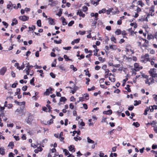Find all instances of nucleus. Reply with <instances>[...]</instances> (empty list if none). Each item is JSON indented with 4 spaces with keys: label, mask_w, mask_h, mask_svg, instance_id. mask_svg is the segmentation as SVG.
Segmentation results:
<instances>
[{
    "label": "nucleus",
    "mask_w": 157,
    "mask_h": 157,
    "mask_svg": "<svg viewBox=\"0 0 157 157\" xmlns=\"http://www.w3.org/2000/svg\"><path fill=\"white\" fill-rule=\"evenodd\" d=\"M144 78H146L145 82L146 84L150 85L151 84L154 83V80L152 77L149 78V76L147 75H142Z\"/></svg>",
    "instance_id": "1"
},
{
    "label": "nucleus",
    "mask_w": 157,
    "mask_h": 157,
    "mask_svg": "<svg viewBox=\"0 0 157 157\" xmlns=\"http://www.w3.org/2000/svg\"><path fill=\"white\" fill-rule=\"evenodd\" d=\"M149 56L148 53H146L141 56L140 62L142 63H146L148 61H150L151 58L149 57Z\"/></svg>",
    "instance_id": "2"
},
{
    "label": "nucleus",
    "mask_w": 157,
    "mask_h": 157,
    "mask_svg": "<svg viewBox=\"0 0 157 157\" xmlns=\"http://www.w3.org/2000/svg\"><path fill=\"white\" fill-rule=\"evenodd\" d=\"M33 120V116L30 113L29 114L27 118L26 119L27 123L29 124H31Z\"/></svg>",
    "instance_id": "3"
},
{
    "label": "nucleus",
    "mask_w": 157,
    "mask_h": 157,
    "mask_svg": "<svg viewBox=\"0 0 157 157\" xmlns=\"http://www.w3.org/2000/svg\"><path fill=\"white\" fill-rule=\"evenodd\" d=\"M134 70L135 71H139L140 70L142 69L143 67L140 66L139 64L137 63H135L134 65Z\"/></svg>",
    "instance_id": "4"
},
{
    "label": "nucleus",
    "mask_w": 157,
    "mask_h": 157,
    "mask_svg": "<svg viewBox=\"0 0 157 157\" xmlns=\"http://www.w3.org/2000/svg\"><path fill=\"white\" fill-rule=\"evenodd\" d=\"M19 19L23 21H28L29 19V17L25 15L21 16L19 17Z\"/></svg>",
    "instance_id": "5"
},
{
    "label": "nucleus",
    "mask_w": 157,
    "mask_h": 157,
    "mask_svg": "<svg viewBox=\"0 0 157 157\" xmlns=\"http://www.w3.org/2000/svg\"><path fill=\"white\" fill-rule=\"evenodd\" d=\"M7 71V68L6 67H3L0 70V74L4 75Z\"/></svg>",
    "instance_id": "6"
},
{
    "label": "nucleus",
    "mask_w": 157,
    "mask_h": 157,
    "mask_svg": "<svg viewBox=\"0 0 157 157\" xmlns=\"http://www.w3.org/2000/svg\"><path fill=\"white\" fill-rule=\"evenodd\" d=\"M154 6L152 5L151 7L150 8L149 10V14L151 16H153L154 15V14H153V13L154 12Z\"/></svg>",
    "instance_id": "7"
},
{
    "label": "nucleus",
    "mask_w": 157,
    "mask_h": 157,
    "mask_svg": "<svg viewBox=\"0 0 157 157\" xmlns=\"http://www.w3.org/2000/svg\"><path fill=\"white\" fill-rule=\"evenodd\" d=\"M142 40L144 41V42L142 44V46L147 48L148 46L149 41L146 39H142Z\"/></svg>",
    "instance_id": "8"
},
{
    "label": "nucleus",
    "mask_w": 157,
    "mask_h": 157,
    "mask_svg": "<svg viewBox=\"0 0 157 157\" xmlns=\"http://www.w3.org/2000/svg\"><path fill=\"white\" fill-rule=\"evenodd\" d=\"M76 14L80 17H84L85 16V14L83 13L80 10H78V12L76 13Z\"/></svg>",
    "instance_id": "9"
},
{
    "label": "nucleus",
    "mask_w": 157,
    "mask_h": 157,
    "mask_svg": "<svg viewBox=\"0 0 157 157\" xmlns=\"http://www.w3.org/2000/svg\"><path fill=\"white\" fill-rule=\"evenodd\" d=\"M68 149L69 151L74 152L75 151V150L74 146L73 145H71L68 147Z\"/></svg>",
    "instance_id": "10"
},
{
    "label": "nucleus",
    "mask_w": 157,
    "mask_h": 157,
    "mask_svg": "<svg viewBox=\"0 0 157 157\" xmlns=\"http://www.w3.org/2000/svg\"><path fill=\"white\" fill-rule=\"evenodd\" d=\"M52 89L51 87H50L48 89H47L46 90V91L44 93V94L47 95H49L50 91L52 90Z\"/></svg>",
    "instance_id": "11"
},
{
    "label": "nucleus",
    "mask_w": 157,
    "mask_h": 157,
    "mask_svg": "<svg viewBox=\"0 0 157 157\" xmlns=\"http://www.w3.org/2000/svg\"><path fill=\"white\" fill-rule=\"evenodd\" d=\"M5 149L4 147H2L0 148V154L2 155H4L5 154Z\"/></svg>",
    "instance_id": "12"
},
{
    "label": "nucleus",
    "mask_w": 157,
    "mask_h": 157,
    "mask_svg": "<svg viewBox=\"0 0 157 157\" xmlns=\"http://www.w3.org/2000/svg\"><path fill=\"white\" fill-rule=\"evenodd\" d=\"M80 40V39L79 38H78L76 39H75V40H74L73 41H72V42L71 43V44L72 45H74L75 44V43L77 44L79 42Z\"/></svg>",
    "instance_id": "13"
},
{
    "label": "nucleus",
    "mask_w": 157,
    "mask_h": 157,
    "mask_svg": "<svg viewBox=\"0 0 157 157\" xmlns=\"http://www.w3.org/2000/svg\"><path fill=\"white\" fill-rule=\"evenodd\" d=\"M112 111L111 109H109L107 111H104L103 112V113L104 114L109 115H110L112 114Z\"/></svg>",
    "instance_id": "14"
},
{
    "label": "nucleus",
    "mask_w": 157,
    "mask_h": 157,
    "mask_svg": "<svg viewBox=\"0 0 157 157\" xmlns=\"http://www.w3.org/2000/svg\"><path fill=\"white\" fill-rule=\"evenodd\" d=\"M48 19L49 20L48 22L49 24L51 25H54L55 24L53 19H52V18H48Z\"/></svg>",
    "instance_id": "15"
},
{
    "label": "nucleus",
    "mask_w": 157,
    "mask_h": 157,
    "mask_svg": "<svg viewBox=\"0 0 157 157\" xmlns=\"http://www.w3.org/2000/svg\"><path fill=\"white\" fill-rule=\"evenodd\" d=\"M14 102L17 104V105H25V102L23 101L22 102H19L17 101V100H15Z\"/></svg>",
    "instance_id": "16"
},
{
    "label": "nucleus",
    "mask_w": 157,
    "mask_h": 157,
    "mask_svg": "<svg viewBox=\"0 0 157 157\" xmlns=\"http://www.w3.org/2000/svg\"><path fill=\"white\" fill-rule=\"evenodd\" d=\"M18 23L17 20L16 18L13 19L12 20V22L11 23V25L13 26L14 25H16Z\"/></svg>",
    "instance_id": "17"
},
{
    "label": "nucleus",
    "mask_w": 157,
    "mask_h": 157,
    "mask_svg": "<svg viewBox=\"0 0 157 157\" xmlns=\"http://www.w3.org/2000/svg\"><path fill=\"white\" fill-rule=\"evenodd\" d=\"M122 31L119 29H117L115 32V34L117 35H119L121 34Z\"/></svg>",
    "instance_id": "18"
},
{
    "label": "nucleus",
    "mask_w": 157,
    "mask_h": 157,
    "mask_svg": "<svg viewBox=\"0 0 157 157\" xmlns=\"http://www.w3.org/2000/svg\"><path fill=\"white\" fill-rule=\"evenodd\" d=\"M14 5H13L11 1H9V3L7 4V8L8 9H10V8L12 7V6H13Z\"/></svg>",
    "instance_id": "19"
},
{
    "label": "nucleus",
    "mask_w": 157,
    "mask_h": 157,
    "mask_svg": "<svg viewBox=\"0 0 157 157\" xmlns=\"http://www.w3.org/2000/svg\"><path fill=\"white\" fill-rule=\"evenodd\" d=\"M150 75L152 77V78H157V73H152V72H151L149 73Z\"/></svg>",
    "instance_id": "20"
},
{
    "label": "nucleus",
    "mask_w": 157,
    "mask_h": 157,
    "mask_svg": "<svg viewBox=\"0 0 157 157\" xmlns=\"http://www.w3.org/2000/svg\"><path fill=\"white\" fill-rule=\"evenodd\" d=\"M80 131L79 130H78V131H74L73 132L72 136H74L75 133H77L78 135H79L80 134Z\"/></svg>",
    "instance_id": "21"
},
{
    "label": "nucleus",
    "mask_w": 157,
    "mask_h": 157,
    "mask_svg": "<svg viewBox=\"0 0 157 157\" xmlns=\"http://www.w3.org/2000/svg\"><path fill=\"white\" fill-rule=\"evenodd\" d=\"M123 35V38H127V37L125 36L127 35V33L126 32V31L124 30L122 32L121 34Z\"/></svg>",
    "instance_id": "22"
},
{
    "label": "nucleus",
    "mask_w": 157,
    "mask_h": 157,
    "mask_svg": "<svg viewBox=\"0 0 157 157\" xmlns=\"http://www.w3.org/2000/svg\"><path fill=\"white\" fill-rule=\"evenodd\" d=\"M154 35H152L151 34L148 35L147 36V39L148 40L154 39Z\"/></svg>",
    "instance_id": "23"
},
{
    "label": "nucleus",
    "mask_w": 157,
    "mask_h": 157,
    "mask_svg": "<svg viewBox=\"0 0 157 157\" xmlns=\"http://www.w3.org/2000/svg\"><path fill=\"white\" fill-rule=\"evenodd\" d=\"M61 18L63 19L62 23L63 25H66L67 24V22L66 21V19L64 18L63 17H62Z\"/></svg>",
    "instance_id": "24"
},
{
    "label": "nucleus",
    "mask_w": 157,
    "mask_h": 157,
    "mask_svg": "<svg viewBox=\"0 0 157 157\" xmlns=\"http://www.w3.org/2000/svg\"><path fill=\"white\" fill-rule=\"evenodd\" d=\"M130 87V86L128 84L126 85V87L125 88L126 90H127V91L128 92H130L131 91Z\"/></svg>",
    "instance_id": "25"
},
{
    "label": "nucleus",
    "mask_w": 157,
    "mask_h": 157,
    "mask_svg": "<svg viewBox=\"0 0 157 157\" xmlns=\"http://www.w3.org/2000/svg\"><path fill=\"white\" fill-rule=\"evenodd\" d=\"M134 102L135 103L134 104V106H137L141 103V101L140 100L138 101L136 100L134 101Z\"/></svg>",
    "instance_id": "26"
},
{
    "label": "nucleus",
    "mask_w": 157,
    "mask_h": 157,
    "mask_svg": "<svg viewBox=\"0 0 157 157\" xmlns=\"http://www.w3.org/2000/svg\"><path fill=\"white\" fill-rule=\"evenodd\" d=\"M36 29L35 26L34 25H33L32 26V27H29V31H31L32 30L34 31Z\"/></svg>",
    "instance_id": "27"
},
{
    "label": "nucleus",
    "mask_w": 157,
    "mask_h": 157,
    "mask_svg": "<svg viewBox=\"0 0 157 157\" xmlns=\"http://www.w3.org/2000/svg\"><path fill=\"white\" fill-rule=\"evenodd\" d=\"M96 21V20L93 21L92 23V26L94 28L96 27V25L97 23Z\"/></svg>",
    "instance_id": "28"
},
{
    "label": "nucleus",
    "mask_w": 157,
    "mask_h": 157,
    "mask_svg": "<svg viewBox=\"0 0 157 157\" xmlns=\"http://www.w3.org/2000/svg\"><path fill=\"white\" fill-rule=\"evenodd\" d=\"M87 140L88 142L89 143L91 144H94V141L90 139L89 137H87Z\"/></svg>",
    "instance_id": "29"
},
{
    "label": "nucleus",
    "mask_w": 157,
    "mask_h": 157,
    "mask_svg": "<svg viewBox=\"0 0 157 157\" xmlns=\"http://www.w3.org/2000/svg\"><path fill=\"white\" fill-rule=\"evenodd\" d=\"M138 5L140 6L141 7H143L144 5V4L142 2L141 0H139L138 2Z\"/></svg>",
    "instance_id": "30"
},
{
    "label": "nucleus",
    "mask_w": 157,
    "mask_h": 157,
    "mask_svg": "<svg viewBox=\"0 0 157 157\" xmlns=\"http://www.w3.org/2000/svg\"><path fill=\"white\" fill-rule=\"evenodd\" d=\"M132 125L136 127H138L140 126V124L137 122H134L133 124Z\"/></svg>",
    "instance_id": "31"
},
{
    "label": "nucleus",
    "mask_w": 157,
    "mask_h": 157,
    "mask_svg": "<svg viewBox=\"0 0 157 157\" xmlns=\"http://www.w3.org/2000/svg\"><path fill=\"white\" fill-rule=\"evenodd\" d=\"M106 11V9L105 8H104L102 9L101 10H100L98 11V13L99 14H101V13H105Z\"/></svg>",
    "instance_id": "32"
},
{
    "label": "nucleus",
    "mask_w": 157,
    "mask_h": 157,
    "mask_svg": "<svg viewBox=\"0 0 157 157\" xmlns=\"http://www.w3.org/2000/svg\"><path fill=\"white\" fill-rule=\"evenodd\" d=\"M128 30L129 31V32L130 33V35L131 36L134 35V31L132 30V28L128 29Z\"/></svg>",
    "instance_id": "33"
},
{
    "label": "nucleus",
    "mask_w": 157,
    "mask_h": 157,
    "mask_svg": "<svg viewBox=\"0 0 157 157\" xmlns=\"http://www.w3.org/2000/svg\"><path fill=\"white\" fill-rule=\"evenodd\" d=\"M14 146V144L13 142H11L9 143V145H8V147H11V148H13V147Z\"/></svg>",
    "instance_id": "34"
},
{
    "label": "nucleus",
    "mask_w": 157,
    "mask_h": 157,
    "mask_svg": "<svg viewBox=\"0 0 157 157\" xmlns=\"http://www.w3.org/2000/svg\"><path fill=\"white\" fill-rule=\"evenodd\" d=\"M66 100L67 99L64 97H61L60 99V101L61 102H65Z\"/></svg>",
    "instance_id": "35"
},
{
    "label": "nucleus",
    "mask_w": 157,
    "mask_h": 157,
    "mask_svg": "<svg viewBox=\"0 0 157 157\" xmlns=\"http://www.w3.org/2000/svg\"><path fill=\"white\" fill-rule=\"evenodd\" d=\"M53 123V120L52 119H50L49 121H48L47 122V124H46V125L47 124H52Z\"/></svg>",
    "instance_id": "36"
},
{
    "label": "nucleus",
    "mask_w": 157,
    "mask_h": 157,
    "mask_svg": "<svg viewBox=\"0 0 157 157\" xmlns=\"http://www.w3.org/2000/svg\"><path fill=\"white\" fill-rule=\"evenodd\" d=\"M37 26L39 27H41V21L40 20H38L36 22Z\"/></svg>",
    "instance_id": "37"
},
{
    "label": "nucleus",
    "mask_w": 157,
    "mask_h": 157,
    "mask_svg": "<svg viewBox=\"0 0 157 157\" xmlns=\"http://www.w3.org/2000/svg\"><path fill=\"white\" fill-rule=\"evenodd\" d=\"M30 69H29V68H25V70H24V71L26 72V75H29V71Z\"/></svg>",
    "instance_id": "38"
},
{
    "label": "nucleus",
    "mask_w": 157,
    "mask_h": 157,
    "mask_svg": "<svg viewBox=\"0 0 157 157\" xmlns=\"http://www.w3.org/2000/svg\"><path fill=\"white\" fill-rule=\"evenodd\" d=\"M109 48L110 49L114 50L116 49V47L115 45H109Z\"/></svg>",
    "instance_id": "39"
},
{
    "label": "nucleus",
    "mask_w": 157,
    "mask_h": 157,
    "mask_svg": "<svg viewBox=\"0 0 157 157\" xmlns=\"http://www.w3.org/2000/svg\"><path fill=\"white\" fill-rule=\"evenodd\" d=\"M62 40L61 39L59 40L58 41L57 40H55L54 41V42L56 44H60L61 43Z\"/></svg>",
    "instance_id": "40"
},
{
    "label": "nucleus",
    "mask_w": 157,
    "mask_h": 157,
    "mask_svg": "<svg viewBox=\"0 0 157 157\" xmlns=\"http://www.w3.org/2000/svg\"><path fill=\"white\" fill-rule=\"evenodd\" d=\"M26 67H27L26 68H29V69H30L33 67V66L32 65H30L29 63H28Z\"/></svg>",
    "instance_id": "41"
},
{
    "label": "nucleus",
    "mask_w": 157,
    "mask_h": 157,
    "mask_svg": "<svg viewBox=\"0 0 157 157\" xmlns=\"http://www.w3.org/2000/svg\"><path fill=\"white\" fill-rule=\"evenodd\" d=\"M114 9L115 10L113 11V13H119V11L118 10V8L117 7H115L114 8Z\"/></svg>",
    "instance_id": "42"
},
{
    "label": "nucleus",
    "mask_w": 157,
    "mask_h": 157,
    "mask_svg": "<svg viewBox=\"0 0 157 157\" xmlns=\"http://www.w3.org/2000/svg\"><path fill=\"white\" fill-rule=\"evenodd\" d=\"M111 41L114 42L115 43H116V39L114 36H111Z\"/></svg>",
    "instance_id": "43"
},
{
    "label": "nucleus",
    "mask_w": 157,
    "mask_h": 157,
    "mask_svg": "<svg viewBox=\"0 0 157 157\" xmlns=\"http://www.w3.org/2000/svg\"><path fill=\"white\" fill-rule=\"evenodd\" d=\"M84 71L86 72L85 75H86L88 76L89 77L91 76V74L89 73V71L88 70L87 71H86V70H84Z\"/></svg>",
    "instance_id": "44"
},
{
    "label": "nucleus",
    "mask_w": 157,
    "mask_h": 157,
    "mask_svg": "<svg viewBox=\"0 0 157 157\" xmlns=\"http://www.w3.org/2000/svg\"><path fill=\"white\" fill-rule=\"evenodd\" d=\"M37 72H40V76L42 77H43L44 76V75H43V71L42 70H37Z\"/></svg>",
    "instance_id": "45"
},
{
    "label": "nucleus",
    "mask_w": 157,
    "mask_h": 157,
    "mask_svg": "<svg viewBox=\"0 0 157 157\" xmlns=\"http://www.w3.org/2000/svg\"><path fill=\"white\" fill-rule=\"evenodd\" d=\"M82 8L83 11L84 12L87 11L88 10L87 7L86 6H83Z\"/></svg>",
    "instance_id": "46"
},
{
    "label": "nucleus",
    "mask_w": 157,
    "mask_h": 157,
    "mask_svg": "<svg viewBox=\"0 0 157 157\" xmlns=\"http://www.w3.org/2000/svg\"><path fill=\"white\" fill-rule=\"evenodd\" d=\"M156 69L155 68H152L150 69V70L149 71V73L152 72V73H155Z\"/></svg>",
    "instance_id": "47"
},
{
    "label": "nucleus",
    "mask_w": 157,
    "mask_h": 157,
    "mask_svg": "<svg viewBox=\"0 0 157 157\" xmlns=\"http://www.w3.org/2000/svg\"><path fill=\"white\" fill-rule=\"evenodd\" d=\"M113 10V8H110L109 9L106 11L107 14H110L111 12Z\"/></svg>",
    "instance_id": "48"
},
{
    "label": "nucleus",
    "mask_w": 157,
    "mask_h": 157,
    "mask_svg": "<svg viewBox=\"0 0 157 157\" xmlns=\"http://www.w3.org/2000/svg\"><path fill=\"white\" fill-rule=\"evenodd\" d=\"M34 78L33 77L30 81V84L34 86L35 84L34 82Z\"/></svg>",
    "instance_id": "49"
},
{
    "label": "nucleus",
    "mask_w": 157,
    "mask_h": 157,
    "mask_svg": "<svg viewBox=\"0 0 157 157\" xmlns=\"http://www.w3.org/2000/svg\"><path fill=\"white\" fill-rule=\"evenodd\" d=\"M74 139L76 141H78V140H82V138L81 137H80V136H78V137H74Z\"/></svg>",
    "instance_id": "50"
},
{
    "label": "nucleus",
    "mask_w": 157,
    "mask_h": 157,
    "mask_svg": "<svg viewBox=\"0 0 157 157\" xmlns=\"http://www.w3.org/2000/svg\"><path fill=\"white\" fill-rule=\"evenodd\" d=\"M64 58L66 60L68 61L71 60V59H70L67 56V55H64L63 56Z\"/></svg>",
    "instance_id": "51"
},
{
    "label": "nucleus",
    "mask_w": 157,
    "mask_h": 157,
    "mask_svg": "<svg viewBox=\"0 0 157 157\" xmlns=\"http://www.w3.org/2000/svg\"><path fill=\"white\" fill-rule=\"evenodd\" d=\"M70 68H72L74 71H77V69L76 67H75L73 65H71L70 66Z\"/></svg>",
    "instance_id": "52"
},
{
    "label": "nucleus",
    "mask_w": 157,
    "mask_h": 157,
    "mask_svg": "<svg viewBox=\"0 0 157 157\" xmlns=\"http://www.w3.org/2000/svg\"><path fill=\"white\" fill-rule=\"evenodd\" d=\"M109 80H110L112 82H114L115 81L116 79L114 78H114H111L110 77H109Z\"/></svg>",
    "instance_id": "53"
},
{
    "label": "nucleus",
    "mask_w": 157,
    "mask_h": 157,
    "mask_svg": "<svg viewBox=\"0 0 157 157\" xmlns=\"http://www.w3.org/2000/svg\"><path fill=\"white\" fill-rule=\"evenodd\" d=\"M153 60H154L153 58H151L150 62L152 66L154 65V64H155L154 62L152 61Z\"/></svg>",
    "instance_id": "54"
},
{
    "label": "nucleus",
    "mask_w": 157,
    "mask_h": 157,
    "mask_svg": "<svg viewBox=\"0 0 157 157\" xmlns=\"http://www.w3.org/2000/svg\"><path fill=\"white\" fill-rule=\"evenodd\" d=\"M63 152L65 153V155H67L69 153L68 151L66 149H64L63 150Z\"/></svg>",
    "instance_id": "55"
},
{
    "label": "nucleus",
    "mask_w": 157,
    "mask_h": 157,
    "mask_svg": "<svg viewBox=\"0 0 157 157\" xmlns=\"http://www.w3.org/2000/svg\"><path fill=\"white\" fill-rule=\"evenodd\" d=\"M79 34L81 35H83L85 34L86 31H82L80 30L79 31Z\"/></svg>",
    "instance_id": "56"
},
{
    "label": "nucleus",
    "mask_w": 157,
    "mask_h": 157,
    "mask_svg": "<svg viewBox=\"0 0 157 157\" xmlns=\"http://www.w3.org/2000/svg\"><path fill=\"white\" fill-rule=\"evenodd\" d=\"M99 49H96L94 51L95 52L94 54V55L95 56H98V51Z\"/></svg>",
    "instance_id": "57"
},
{
    "label": "nucleus",
    "mask_w": 157,
    "mask_h": 157,
    "mask_svg": "<svg viewBox=\"0 0 157 157\" xmlns=\"http://www.w3.org/2000/svg\"><path fill=\"white\" fill-rule=\"evenodd\" d=\"M98 59L100 61H101L102 62H103L105 61V58L103 59L102 57H99Z\"/></svg>",
    "instance_id": "58"
},
{
    "label": "nucleus",
    "mask_w": 157,
    "mask_h": 157,
    "mask_svg": "<svg viewBox=\"0 0 157 157\" xmlns=\"http://www.w3.org/2000/svg\"><path fill=\"white\" fill-rule=\"evenodd\" d=\"M74 21H70L68 24V26H71L74 24Z\"/></svg>",
    "instance_id": "59"
},
{
    "label": "nucleus",
    "mask_w": 157,
    "mask_h": 157,
    "mask_svg": "<svg viewBox=\"0 0 157 157\" xmlns=\"http://www.w3.org/2000/svg\"><path fill=\"white\" fill-rule=\"evenodd\" d=\"M2 23L3 24V25L6 26V28H7L8 26V24L5 21H3L2 22Z\"/></svg>",
    "instance_id": "60"
},
{
    "label": "nucleus",
    "mask_w": 157,
    "mask_h": 157,
    "mask_svg": "<svg viewBox=\"0 0 157 157\" xmlns=\"http://www.w3.org/2000/svg\"><path fill=\"white\" fill-rule=\"evenodd\" d=\"M98 13H95L94 14V16L95 17V20L96 21H97L98 20Z\"/></svg>",
    "instance_id": "61"
},
{
    "label": "nucleus",
    "mask_w": 157,
    "mask_h": 157,
    "mask_svg": "<svg viewBox=\"0 0 157 157\" xmlns=\"http://www.w3.org/2000/svg\"><path fill=\"white\" fill-rule=\"evenodd\" d=\"M18 84V83H15L13 84L12 85L11 87L13 88H15L16 87L17 85Z\"/></svg>",
    "instance_id": "62"
},
{
    "label": "nucleus",
    "mask_w": 157,
    "mask_h": 157,
    "mask_svg": "<svg viewBox=\"0 0 157 157\" xmlns=\"http://www.w3.org/2000/svg\"><path fill=\"white\" fill-rule=\"evenodd\" d=\"M28 87L26 86H24L22 88V90L24 91H26Z\"/></svg>",
    "instance_id": "63"
},
{
    "label": "nucleus",
    "mask_w": 157,
    "mask_h": 157,
    "mask_svg": "<svg viewBox=\"0 0 157 157\" xmlns=\"http://www.w3.org/2000/svg\"><path fill=\"white\" fill-rule=\"evenodd\" d=\"M70 100L71 101H75V98L73 96H72L70 98Z\"/></svg>",
    "instance_id": "64"
}]
</instances>
